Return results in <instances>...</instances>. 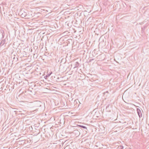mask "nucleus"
I'll use <instances>...</instances> for the list:
<instances>
[{
  "label": "nucleus",
  "instance_id": "f257e3e1",
  "mask_svg": "<svg viewBox=\"0 0 149 149\" xmlns=\"http://www.w3.org/2000/svg\"><path fill=\"white\" fill-rule=\"evenodd\" d=\"M74 106H75V108L79 107V104H81L78 99L75 100L74 101Z\"/></svg>",
  "mask_w": 149,
  "mask_h": 149
},
{
  "label": "nucleus",
  "instance_id": "f03ea898",
  "mask_svg": "<svg viewBox=\"0 0 149 149\" xmlns=\"http://www.w3.org/2000/svg\"><path fill=\"white\" fill-rule=\"evenodd\" d=\"M23 11H21L20 14H21V16L22 17H25L26 18H28L27 17V15L26 12H24L23 13H22Z\"/></svg>",
  "mask_w": 149,
  "mask_h": 149
},
{
  "label": "nucleus",
  "instance_id": "7ed1b4c3",
  "mask_svg": "<svg viewBox=\"0 0 149 149\" xmlns=\"http://www.w3.org/2000/svg\"><path fill=\"white\" fill-rule=\"evenodd\" d=\"M136 110L138 114L139 117L140 118L142 116V114L141 113V110L139 108H137Z\"/></svg>",
  "mask_w": 149,
  "mask_h": 149
},
{
  "label": "nucleus",
  "instance_id": "20e7f679",
  "mask_svg": "<svg viewBox=\"0 0 149 149\" xmlns=\"http://www.w3.org/2000/svg\"><path fill=\"white\" fill-rule=\"evenodd\" d=\"M52 73V72H49V73L47 74L46 76L44 77V78L46 79H47L48 77L50 76Z\"/></svg>",
  "mask_w": 149,
  "mask_h": 149
},
{
  "label": "nucleus",
  "instance_id": "39448f33",
  "mask_svg": "<svg viewBox=\"0 0 149 149\" xmlns=\"http://www.w3.org/2000/svg\"><path fill=\"white\" fill-rule=\"evenodd\" d=\"M6 42V40H3L1 42V43H0V47L1 46V45H3L4 43H5Z\"/></svg>",
  "mask_w": 149,
  "mask_h": 149
},
{
  "label": "nucleus",
  "instance_id": "423d86ee",
  "mask_svg": "<svg viewBox=\"0 0 149 149\" xmlns=\"http://www.w3.org/2000/svg\"><path fill=\"white\" fill-rule=\"evenodd\" d=\"M78 126H79V127H81L82 128L86 129V130H87V127L86 126H84L79 125H78Z\"/></svg>",
  "mask_w": 149,
  "mask_h": 149
},
{
  "label": "nucleus",
  "instance_id": "0eeeda50",
  "mask_svg": "<svg viewBox=\"0 0 149 149\" xmlns=\"http://www.w3.org/2000/svg\"><path fill=\"white\" fill-rule=\"evenodd\" d=\"M123 146H119L118 147V149H123Z\"/></svg>",
  "mask_w": 149,
  "mask_h": 149
},
{
  "label": "nucleus",
  "instance_id": "6e6552de",
  "mask_svg": "<svg viewBox=\"0 0 149 149\" xmlns=\"http://www.w3.org/2000/svg\"><path fill=\"white\" fill-rule=\"evenodd\" d=\"M76 64L75 65L76 67H77L79 65V63L77 62H76Z\"/></svg>",
  "mask_w": 149,
  "mask_h": 149
},
{
  "label": "nucleus",
  "instance_id": "1a4fd4ad",
  "mask_svg": "<svg viewBox=\"0 0 149 149\" xmlns=\"http://www.w3.org/2000/svg\"><path fill=\"white\" fill-rule=\"evenodd\" d=\"M93 60H94L93 59L91 58V59H89V61L88 62V63L91 62L92 61H93Z\"/></svg>",
  "mask_w": 149,
  "mask_h": 149
},
{
  "label": "nucleus",
  "instance_id": "9d476101",
  "mask_svg": "<svg viewBox=\"0 0 149 149\" xmlns=\"http://www.w3.org/2000/svg\"><path fill=\"white\" fill-rule=\"evenodd\" d=\"M106 93H109V92L108 91H107L106 92L104 93L103 94L105 95Z\"/></svg>",
  "mask_w": 149,
  "mask_h": 149
},
{
  "label": "nucleus",
  "instance_id": "9b49d317",
  "mask_svg": "<svg viewBox=\"0 0 149 149\" xmlns=\"http://www.w3.org/2000/svg\"><path fill=\"white\" fill-rule=\"evenodd\" d=\"M148 88V87H146V88L147 89V88Z\"/></svg>",
  "mask_w": 149,
  "mask_h": 149
},
{
  "label": "nucleus",
  "instance_id": "f8f14e48",
  "mask_svg": "<svg viewBox=\"0 0 149 149\" xmlns=\"http://www.w3.org/2000/svg\"><path fill=\"white\" fill-rule=\"evenodd\" d=\"M13 59H15V57L14 58H13Z\"/></svg>",
  "mask_w": 149,
  "mask_h": 149
},
{
  "label": "nucleus",
  "instance_id": "ddd939ff",
  "mask_svg": "<svg viewBox=\"0 0 149 149\" xmlns=\"http://www.w3.org/2000/svg\"><path fill=\"white\" fill-rule=\"evenodd\" d=\"M69 149H71V148H69Z\"/></svg>",
  "mask_w": 149,
  "mask_h": 149
},
{
  "label": "nucleus",
  "instance_id": "4468645a",
  "mask_svg": "<svg viewBox=\"0 0 149 149\" xmlns=\"http://www.w3.org/2000/svg\"><path fill=\"white\" fill-rule=\"evenodd\" d=\"M16 59H17V58H16Z\"/></svg>",
  "mask_w": 149,
  "mask_h": 149
}]
</instances>
